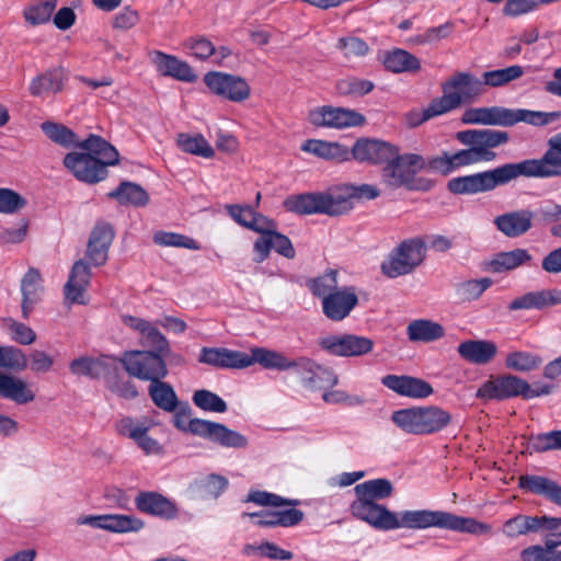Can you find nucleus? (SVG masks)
<instances>
[{
  "label": "nucleus",
  "instance_id": "obj_43",
  "mask_svg": "<svg viewBox=\"0 0 561 561\" xmlns=\"http://www.w3.org/2000/svg\"><path fill=\"white\" fill-rule=\"evenodd\" d=\"M537 515L517 514L505 520L501 531L508 539L536 534Z\"/></svg>",
  "mask_w": 561,
  "mask_h": 561
},
{
  "label": "nucleus",
  "instance_id": "obj_56",
  "mask_svg": "<svg viewBox=\"0 0 561 561\" xmlns=\"http://www.w3.org/2000/svg\"><path fill=\"white\" fill-rule=\"evenodd\" d=\"M153 242L160 247H175L184 248L190 250H199V244L187 236L171 232V231H158L153 234Z\"/></svg>",
  "mask_w": 561,
  "mask_h": 561
},
{
  "label": "nucleus",
  "instance_id": "obj_62",
  "mask_svg": "<svg viewBox=\"0 0 561 561\" xmlns=\"http://www.w3.org/2000/svg\"><path fill=\"white\" fill-rule=\"evenodd\" d=\"M530 448L537 453L561 449V430L541 433L531 437Z\"/></svg>",
  "mask_w": 561,
  "mask_h": 561
},
{
  "label": "nucleus",
  "instance_id": "obj_55",
  "mask_svg": "<svg viewBox=\"0 0 561 561\" xmlns=\"http://www.w3.org/2000/svg\"><path fill=\"white\" fill-rule=\"evenodd\" d=\"M41 127L51 141L66 148L73 145L78 147L79 142L77 140L76 134L65 125L56 124L53 122H44Z\"/></svg>",
  "mask_w": 561,
  "mask_h": 561
},
{
  "label": "nucleus",
  "instance_id": "obj_2",
  "mask_svg": "<svg viewBox=\"0 0 561 561\" xmlns=\"http://www.w3.org/2000/svg\"><path fill=\"white\" fill-rule=\"evenodd\" d=\"M539 159L505 163L495 169L451 179L447 187L454 194L474 195L490 192L520 176L549 179L561 176V133L552 136Z\"/></svg>",
  "mask_w": 561,
  "mask_h": 561
},
{
  "label": "nucleus",
  "instance_id": "obj_27",
  "mask_svg": "<svg viewBox=\"0 0 561 561\" xmlns=\"http://www.w3.org/2000/svg\"><path fill=\"white\" fill-rule=\"evenodd\" d=\"M561 305V289L546 288L525 293L514 298L507 306L510 311L545 309Z\"/></svg>",
  "mask_w": 561,
  "mask_h": 561
},
{
  "label": "nucleus",
  "instance_id": "obj_36",
  "mask_svg": "<svg viewBox=\"0 0 561 561\" xmlns=\"http://www.w3.org/2000/svg\"><path fill=\"white\" fill-rule=\"evenodd\" d=\"M531 260L533 256L528 250L517 248L511 251L496 253L491 259L488 266L493 273H504L528 264Z\"/></svg>",
  "mask_w": 561,
  "mask_h": 561
},
{
  "label": "nucleus",
  "instance_id": "obj_38",
  "mask_svg": "<svg viewBox=\"0 0 561 561\" xmlns=\"http://www.w3.org/2000/svg\"><path fill=\"white\" fill-rule=\"evenodd\" d=\"M301 150L319 158L344 161L350 158V150L341 144L319 139H308Z\"/></svg>",
  "mask_w": 561,
  "mask_h": 561
},
{
  "label": "nucleus",
  "instance_id": "obj_44",
  "mask_svg": "<svg viewBox=\"0 0 561 561\" xmlns=\"http://www.w3.org/2000/svg\"><path fill=\"white\" fill-rule=\"evenodd\" d=\"M383 62L387 69L397 73L417 71L421 68L420 60L403 49H394L388 53Z\"/></svg>",
  "mask_w": 561,
  "mask_h": 561
},
{
  "label": "nucleus",
  "instance_id": "obj_50",
  "mask_svg": "<svg viewBox=\"0 0 561 561\" xmlns=\"http://www.w3.org/2000/svg\"><path fill=\"white\" fill-rule=\"evenodd\" d=\"M443 95L440 98H436L432 100V102L425 107L426 116L434 118L446 113L451 112L453 110L460 106V99L456 94H451L447 85L443 83L442 85Z\"/></svg>",
  "mask_w": 561,
  "mask_h": 561
},
{
  "label": "nucleus",
  "instance_id": "obj_49",
  "mask_svg": "<svg viewBox=\"0 0 561 561\" xmlns=\"http://www.w3.org/2000/svg\"><path fill=\"white\" fill-rule=\"evenodd\" d=\"M178 146L184 152L199 156L203 158H211L215 154L213 147L203 135L180 134L178 137Z\"/></svg>",
  "mask_w": 561,
  "mask_h": 561
},
{
  "label": "nucleus",
  "instance_id": "obj_8",
  "mask_svg": "<svg viewBox=\"0 0 561 561\" xmlns=\"http://www.w3.org/2000/svg\"><path fill=\"white\" fill-rule=\"evenodd\" d=\"M426 165V161L421 154H400L399 149L396 147V153L383 163L381 169V184L390 191L401 187L409 191L425 188L420 185L416 175L424 170Z\"/></svg>",
  "mask_w": 561,
  "mask_h": 561
},
{
  "label": "nucleus",
  "instance_id": "obj_40",
  "mask_svg": "<svg viewBox=\"0 0 561 561\" xmlns=\"http://www.w3.org/2000/svg\"><path fill=\"white\" fill-rule=\"evenodd\" d=\"M408 337L413 342H433L444 336V328L431 320L419 319L409 323Z\"/></svg>",
  "mask_w": 561,
  "mask_h": 561
},
{
  "label": "nucleus",
  "instance_id": "obj_29",
  "mask_svg": "<svg viewBox=\"0 0 561 561\" xmlns=\"http://www.w3.org/2000/svg\"><path fill=\"white\" fill-rule=\"evenodd\" d=\"M272 249L287 259H293L296 254L289 238L274 230L255 240L253 247L254 261L256 263L265 261Z\"/></svg>",
  "mask_w": 561,
  "mask_h": 561
},
{
  "label": "nucleus",
  "instance_id": "obj_9",
  "mask_svg": "<svg viewBox=\"0 0 561 561\" xmlns=\"http://www.w3.org/2000/svg\"><path fill=\"white\" fill-rule=\"evenodd\" d=\"M425 256L426 244L422 238L405 239L381 263V272L390 278L408 275L423 263Z\"/></svg>",
  "mask_w": 561,
  "mask_h": 561
},
{
  "label": "nucleus",
  "instance_id": "obj_37",
  "mask_svg": "<svg viewBox=\"0 0 561 561\" xmlns=\"http://www.w3.org/2000/svg\"><path fill=\"white\" fill-rule=\"evenodd\" d=\"M42 289V277L37 270L30 268L21 282L22 316L27 319L34 306L39 301V291Z\"/></svg>",
  "mask_w": 561,
  "mask_h": 561
},
{
  "label": "nucleus",
  "instance_id": "obj_20",
  "mask_svg": "<svg viewBox=\"0 0 561 561\" xmlns=\"http://www.w3.org/2000/svg\"><path fill=\"white\" fill-rule=\"evenodd\" d=\"M381 383L401 397L411 399H426L434 393L430 382L424 379L408 375H386Z\"/></svg>",
  "mask_w": 561,
  "mask_h": 561
},
{
  "label": "nucleus",
  "instance_id": "obj_12",
  "mask_svg": "<svg viewBox=\"0 0 561 561\" xmlns=\"http://www.w3.org/2000/svg\"><path fill=\"white\" fill-rule=\"evenodd\" d=\"M308 122L316 127L343 129L363 125L365 117L354 110L322 105L309 111Z\"/></svg>",
  "mask_w": 561,
  "mask_h": 561
},
{
  "label": "nucleus",
  "instance_id": "obj_63",
  "mask_svg": "<svg viewBox=\"0 0 561 561\" xmlns=\"http://www.w3.org/2000/svg\"><path fill=\"white\" fill-rule=\"evenodd\" d=\"M25 198L10 188H0V213L12 215L24 208Z\"/></svg>",
  "mask_w": 561,
  "mask_h": 561
},
{
  "label": "nucleus",
  "instance_id": "obj_39",
  "mask_svg": "<svg viewBox=\"0 0 561 561\" xmlns=\"http://www.w3.org/2000/svg\"><path fill=\"white\" fill-rule=\"evenodd\" d=\"M148 394L153 404L165 412H174L179 407V399L175 390L169 383L160 379L149 383Z\"/></svg>",
  "mask_w": 561,
  "mask_h": 561
},
{
  "label": "nucleus",
  "instance_id": "obj_61",
  "mask_svg": "<svg viewBox=\"0 0 561 561\" xmlns=\"http://www.w3.org/2000/svg\"><path fill=\"white\" fill-rule=\"evenodd\" d=\"M27 366L24 353L13 346H0V367L23 370Z\"/></svg>",
  "mask_w": 561,
  "mask_h": 561
},
{
  "label": "nucleus",
  "instance_id": "obj_4",
  "mask_svg": "<svg viewBox=\"0 0 561 561\" xmlns=\"http://www.w3.org/2000/svg\"><path fill=\"white\" fill-rule=\"evenodd\" d=\"M456 138L468 148L454 153L445 151L432 158L427 163L431 170L447 175L462 167L493 161L496 153L491 149L506 144L510 139L506 131L497 129L462 130L457 133Z\"/></svg>",
  "mask_w": 561,
  "mask_h": 561
},
{
  "label": "nucleus",
  "instance_id": "obj_59",
  "mask_svg": "<svg viewBox=\"0 0 561 561\" xmlns=\"http://www.w3.org/2000/svg\"><path fill=\"white\" fill-rule=\"evenodd\" d=\"M455 30L453 22H446L442 25L427 28L424 33L417 34L412 38V42L419 45L436 44L443 39L448 38Z\"/></svg>",
  "mask_w": 561,
  "mask_h": 561
},
{
  "label": "nucleus",
  "instance_id": "obj_5",
  "mask_svg": "<svg viewBox=\"0 0 561 561\" xmlns=\"http://www.w3.org/2000/svg\"><path fill=\"white\" fill-rule=\"evenodd\" d=\"M264 369L287 371L294 370L300 385L310 391L327 390L334 387L337 375L329 367L307 356L289 358L284 353L266 348Z\"/></svg>",
  "mask_w": 561,
  "mask_h": 561
},
{
  "label": "nucleus",
  "instance_id": "obj_28",
  "mask_svg": "<svg viewBox=\"0 0 561 561\" xmlns=\"http://www.w3.org/2000/svg\"><path fill=\"white\" fill-rule=\"evenodd\" d=\"M91 277L92 273L88 263L83 260L76 261L64 288L66 300L71 304H87L85 293Z\"/></svg>",
  "mask_w": 561,
  "mask_h": 561
},
{
  "label": "nucleus",
  "instance_id": "obj_42",
  "mask_svg": "<svg viewBox=\"0 0 561 561\" xmlns=\"http://www.w3.org/2000/svg\"><path fill=\"white\" fill-rule=\"evenodd\" d=\"M108 197L115 198L122 205L145 206L149 202L147 192L138 184L123 182L118 187L108 193Z\"/></svg>",
  "mask_w": 561,
  "mask_h": 561
},
{
  "label": "nucleus",
  "instance_id": "obj_21",
  "mask_svg": "<svg viewBox=\"0 0 561 561\" xmlns=\"http://www.w3.org/2000/svg\"><path fill=\"white\" fill-rule=\"evenodd\" d=\"M355 287L344 286L325 297L321 304L323 314L332 321H342L357 306Z\"/></svg>",
  "mask_w": 561,
  "mask_h": 561
},
{
  "label": "nucleus",
  "instance_id": "obj_18",
  "mask_svg": "<svg viewBox=\"0 0 561 561\" xmlns=\"http://www.w3.org/2000/svg\"><path fill=\"white\" fill-rule=\"evenodd\" d=\"M196 436L208 439L224 448L244 449L249 445L248 438L225 424L206 420L205 423H196Z\"/></svg>",
  "mask_w": 561,
  "mask_h": 561
},
{
  "label": "nucleus",
  "instance_id": "obj_53",
  "mask_svg": "<svg viewBox=\"0 0 561 561\" xmlns=\"http://www.w3.org/2000/svg\"><path fill=\"white\" fill-rule=\"evenodd\" d=\"M228 480L224 476L210 473L204 478L195 480L194 486L201 493L202 497L217 499L228 488Z\"/></svg>",
  "mask_w": 561,
  "mask_h": 561
},
{
  "label": "nucleus",
  "instance_id": "obj_54",
  "mask_svg": "<svg viewBox=\"0 0 561 561\" xmlns=\"http://www.w3.org/2000/svg\"><path fill=\"white\" fill-rule=\"evenodd\" d=\"M193 403L201 410L214 413H225L228 409L226 401L210 390H196L192 397Z\"/></svg>",
  "mask_w": 561,
  "mask_h": 561
},
{
  "label": "nucleus",
  "instance_id": "obj_1",
  "mask_svg": "<svg viewBox=\"0 0 561 561\" xmlns=\"http://www.w3.org/2000/svg\"><path fill=\"white\" fill-rule=\"evenodd\" d=\"M354 492L356 499L350 505L352 515L378 530L390 531L400 528L419 530L437 527L471 535H489L492 531L490 524L445 511L403 510L393 512L388 510L387 506L377 503L390 497L393 493V485L388 479H373L356 484Z\"/></svg>",
  "mask_w": 561,
  "mask_h": 561
},
{
  "label": "nucleus",
  "instance_id": "obj_31",
  "mask_svg": "<svg viewBox=\"0 0 561 561\" xmlns=\"http://www.w3.org/2000/svg\"><path fill=\"white\" fill-rule=\"evenodd\" d=\"M67 76L62 68L48 69L33 78L28 85L30 94L36 98H46L60 92Z\"/></svg>",
  "mask_w": 561,
  "mask_h": 561
},
{
  "label": "nucleus",
  "instance_id": "obj_13",
  "mask_svg": "<svg viewBox=\"0 0 561 561\" xmlns=\"http://www.w3.org/2000/svg\"><path fill=\"white\" fill-rule=\"evenodd\" d=\"M65 168L79 181L93 184L107 176L104 163L87 152H69L64 158Z\"/></svg>",
  "mask_w": 561,
  "mask_h": 561
},
{
  "label": "nucleus",
  "instance_id": "obj_33",
  "mask_svg": "<svg viewBox=\"0 0 561 561\" xmlns=\"http://www.w3.org/2000/svg\"><path fill=\"white\" fill-rule=\"evenodd\" d=\"M520 489L545 496L550 502L561 506V485L541 476H520L518 480Z\"/></svg>",
  "mask_w": 561,
  "mask_h": 561
},
{
  "label": "nucleus",
  "instance_id": "obj_64",
  "mask_svg": "<svg viewBox=\"0 0 561 561\" xmlns=\"http://www.w3.org/2000/svg\"><path fill=\"white\" fill-rule=\"evenodd\" d=\"M374 89V83L369 80L351 78L337 83V90L344 95L360 96L369 93Z\"/></svg>",
  "mask_w": 561,
  "mask_h": 561
},
{
  "label": "nucleus",
  "instance_id": "obj_46",
  "mask_svg": "<svg viewBox=\"0 0 561 561\" xmlns=\"http://www.w3.org/2000/svg\"><path fill=\"white\" fill-rule=\"evenodd\" d=\"M56 5L57 0H36L24 9L23 16L33 26L44 24L50 20Z\"/></svg>",
  "mask_w": 561,
  "mask_h": 561
},
{
  "label": "nucleus",
  "instance_id": "obj_30",
  "mask_svg": "<svg viewBox=\"0 0 561 561\" xmlns=\"http://www.w3.org/2000/svg\"><path fill=\"white\" fill-rule=\"evenodd\" d=\"M451 94L460 99V104L471 102L484 93V83L470 72H457L444 82Z\"/></svg>",
  "mask_w": 561,
  "mask_h": 561
},
{
  "label": "nucleus",
  "instance_id": "obj_26",
  "mask_svg": "<svg viewBox=\"0 0 561 561\" xmlns=\"http://www.w3.org/2000/svg\"><path fill=\"white\" fill-rule=\"evenodd\" d=\"M150 60L161 76L171 77L184 82H193L197 78L186 61L173 55L153 50L150 53Z\"/></svg>",
  "mask_w": 561,
  "mask_h": 561
},
{
  "label": "nucleus",
  "instance_id": "obj_48",
  "mask_svg": "<svg viewBox=\"0 0 561 561\" xmlns=\"http://www.w3.org/2000/svg\"><path fill=\"white\" fill-rule=\"evenodd\" d=\"M524 75V68L519 65L508 66L503 69L485 71L482 75L484 85L499 88L519 79Z\"/></svg>",
  "mask_w": 561,
  "mask_h": 561
},
{
  "label": "nucleus",
  "instance_id": "obj_34",
  "mask_svg": "<svg viewBox=\"0 0 561 561\" xmlns=\"http://www.w3.org/2000/svg\"><path fill=\"white\" fill-rule=\"evenodd\" d=\"M0 398L26 404L35 399V393L23 379L0 373Z\"/></svg>",
  "mask_w": 561,
  "mask_h": 561
},
{
  "label": "nucleus",
  "instance_id": "obj_24",
  "mask_svg": "<svg viewBox=\"0 0 561 561\" xmlns=\"http://www.w3.org/2000/svg\"><path fill=\"white\" fill-rule=\"evenodd\" d=\"M535 213L530 209H517L494 218L496 229L505 237L514 239L526 234L534 226Z\"/></svg>",
  "mask_w": 561,
  "mask_h": 561
},
{
  "label": "nucleus",
  "instance_id": "obj_47",
  "mask_svg": "<svg viewBox=\"0 0 561 561\" xmlns=\"http://www.w3.org/2000/svg\"><path fill=\"white\" fill-rule=\"evenodd\" d=\"M536 534L543 535V542H553L554 548L558 549L561 546V517L537 515Z\"/></svg>",
  "mask_w": 561,
  "mask_h": 561
},
{
  "label": "nucleus",
  "instance_id": "obj_32",
  "mask_svg": "<svg viewBox=\"0 0 561 561\" xmlns=\"http://www.w3.org/2000/svg\"><path fill=\"white\" fill-rule=\"evenodd\" d=\"M457 352L461 358L469 363L484 365L495 357L497 346L492 341L467 340L458 345Z\"/></svg>",
  "mask_w": 561,
  "mask_h": 561
},
{
  "label": "nucleus",
  "instance_id": "obj_17",
  "mask_svg": "<svg viewBox=\"0 0 561 561\" xmlns=\"http://www.w3.org/2000/svg\"><path fill=\"white\" fill-rule=\"evenodd\" d=\"M77 524L89 525L111 533H137L145 526L144 520L134 515L104 514L87 515L78 518Z\"/></svg>",
  "mask_w": 561,
  "mask_h": 561
},
{
  "label": "nucleus",
  "instance_id": "obj_58",
  "mask_svg": "<svg viewBox=\"0 0 561 561\" xmlns=\"http://www.w3.org/2000/svg\"><path fill=\"white\" fill-rule=\"evenodd\" d=\"M102 363L99 359L81 356L70 362L69 370L76 376L98 378L102 371Z\"/></svg>",
  "mask_w": 561,
  "mask_h": 561
},
{
  "label": "nucleus",
  "instance_id": "obj_15",
  "mask_svg": "<svg viewBox=\"0 0 561 561\" xmlns=\"http://www.w3.org/2000/svg\"><path fill=\"white\" fill-rule=\"evenodd\" d=\"M204 82L213 93L232 102H242L250 96L249 84L238 76L213 71L205 75Z\"/></svg>",
  "mask_w": 561,
  "mask_h": 561
},
{
  "label": "nucleus",
  "instance_id": "obj_14",
  "mask_svg": "<svg viewBox=\"0 0 561 561\" xmlns=\"http://www.w3.org/2000/svg\"><path fill=\"white\" fill-rule=\"evenodd\" d=\"M151 426V422L146 419L134 420L130 416H125L115 423L117 434L133 439L146 455H162L163 447L148 435Z\"/></svg>",
  "mask_w": 561,
  "mask_h": 561
},
{
  "label": "nucleus",
  "instance_id": "obj_25",
  "mask_svg": "<svg viewBox=\"0 0 561 561\" xmlns=\"http://www.w3.org/2000/svg\"><path fill=\"white\" fill-rule=\"evenodd\" d=\"M359 162L383 164L396 153V146L378 139H358L350 154Z\"/></svg>",
  "mask_w": 561,
  "mask_h": 561
},
{
  "label": "nucleus",
  "instance_id": "obj_52",
  "mask_svg": "<svg viewBox=\"0 0 561 561\" xmlns=\"http://www.w3.org/2000/svg\"><path fill=\"white\" fill-rule=\"evenodd\" d=\"M519 558L520 561H561V550L553 542L530 545L520 551Z\"/></svg>",
  "mask_w": 561,
  "mask_h": 561
},
{
  "label": "nucleus",
  "instance_id": "obj_51",
  "mask_svg": "<svg viewBox=\"0 0 561 561\" xmlns=\"http://www.w3.org/2000/svg\"><path fill=\"white\" fill-rule=\"evenodd\" d=\"M307 287L311 291V294L321 299V302L325 297L331 294H334L337 287V272L334 270H330L323 275H320L316 278L309 279L307 282Z\"/></svg>",
  "mask_w": 561,
  "mask_h": 561
},
{
  "label": "nucleus",
  "instance_id": "obj_35",
  "mask_svg": "<svg viewBox=\"0 0 561 561\" xmlns=\"http://www.w3.org/2000/svg\"><path fill=\"white\" fill-rule=\"evenodd\" d=\"M78 148L87 151L88 154L94 156L99 161L104 163V168L118 163V151L110 142L96 135H90L83 141L78 144Z\"/></svg>",
  "mask_w": 561,
  "mask_h": 561
},
{
  "label": "nucleus",
  "instance_id": "obj_6",
  "mask_svg": "<svg viewBox=\"0 0 561 561\" xmlns=\"http://www.w3.org/2000/svg\"><path fill=\"white\" fill-rule=\"evenodd\" d=\"M561 117L560 112H541L530 110H511L501 106L476 107L466 110L462 114L463 124H481L496 126H513L525 122L534 126H547Z\"/></svg>",
  "mask_w": 561,
  "mask_h": 561
},
{
  "label": "nucleus",
  "instance_id": "obj_10",
  "mask_svg": "<svg viewBox=\"0 0 561 561\" xmlns=\"http://www.w3.org/2000/svg\"><path fill=\"white\" fill-rule=\"evenodd\" d=\"M266 347L254 346L250 353L230 350L226 347H203L199 354V363L222 369H244L254 364L264 366Z\"/></svg>",
  "mask_w": 561,
  "mask_h": 561
},
{
  "label": "nucleus",
  "instance_id": "obj_3",
  "mask_svg": "<svg viewBox=\"0 0 561 561\" xmlns=\"http://www.w3.org/2000/svg\"><path fill=\"white\" fill-rule=\"evenodd\" d=\"M380 195L371 184H340L324 192L290 195L284 201L286 210L299 215L321 214L337 217L354 208V199H375Z\"/></svg>",
  "mask_w": 561,
  "mask_h": 561
},
{
  "label": "nucleus",
  "instance_id": "obj_45",
  "mask_svg": "<svg viewBox=\"0 0 561 561\" xmlns=\"http://www.w3.org/2000/svg\"><path fill=\"white\" fill-rule=\"evenodd\" d=\"M542 364V358L531 352L513 351L506 355L505 366L515 371L528 373L537 369Z\"/></svg>",
  "mask_w": 561,
  "mask_h": 561
},
{
  "label": "nucleus",
  "instance_id": "obj_22",
  "mask_svg": "<svg viewBox=\"0 0 561 561\" xmlns=\"http://www.w3.org/2000/svg\"><path fill=\"white\" fill-rule=\"evenodd\" d=\"M135 506L144 514L165 520H171L179 516V508L176 504L172 500L154 491L139 492L135 497Z\"/></svg>",
  "mask_w": 561,
  "mask_h": 561
},
{
  "label": "nucleus",
  "instance_id": "obj_19",
  "mask_svg": "<svg viewBox=\"0 0 561 561\" xmlns=\"http://www.w3.org/2000/svg\"><path fill=\"white\" fill-rule=\"evenodd\" d=\"M527 388V381L514 376L505 375L485 381L477 391V397L486 400H504L522 396Z\"/></svg>",
  "mask_w": 561,
  "mask_h": 561
},
{
  "label": "nucleus",
  "instance_id": "obj_57",
  "mask_svg": "<svg viewBox=\"0 0 561 561\" xmlns=\"http://www.w3.org/2000/svg\"><path fill=\"white\" fill-rule=\"evenodd\" d=\"M336 48L343 53L346 59H355L364 57L369 51V46L365 41L355 36H346L339 38Z\"/></svg>",
  "mask_w": 561,
  "mask_h": 561
},
{
  "label": "nucleus",
  "instance_id": "obj_41",
  "mask_svg": "<svg viewBox=\"0 0 561 561\" xmlns=\"http://www.w3.org/2000/svg\"><path fill=\"white\" fill-rule=\"evenodd\" d=\"M492 285L490 277L463 279L455 284V294L459 301L472 302L480 299Z\"/></svg>",
  "mask_w": 561,
  "mask_h": 561
},
{
  "label": "nucleus",
  "instance_id": "obj_60",
  "mask_svg": "<svg viewBox=\"0 0 561 561\" xmlns=\"http://www.w3.org/2000/svg\"><path fill=\"white\" fill-rule=\"evenodd\" d=\"M245 502H252L261 506H294L298 502L296 500L284 499L277 494L265 491H252L248 494Z\"/></svg>",
  "mask_w": 561,
  "mask_h": 561
},
{
  "label": "nucleus",
  "instance_id": "obj_16",
  "mask_svg": "<svg viewBox=\"0 0 561 561\" xmlns=\"http://www.w3.org/2000/svg\"><path fill=\"white\" fill-rule=\"evenodd\" d=\"M319 346L334 356H360L371 352L373 340L355 334L329 335L319 340Z\"/></svg>",
  "mask_w": 561,
  "mask_h": 561
},
{
  "label": "nucleus",
  "instance_id": "obj_23",
  "mask_svg": "<svg viewBox=\"0 0 561 561\" xmlns=\"http://www.w3.org/2000/svg\"><path fill=\"white\" fill-rule=\"evenodd\" d=\"M114 236V229L110 224L102 221L94 226L87 245V256L92 265L102 266L106 263Z\"/></svg>",
  "mask_w": 561,
  "mask_h": 561
},
{
  "label": "nucleus",
  "instance_id": "obj_7",
  "mask_svg": "<svg viewBox=\"0 0 561 561\" xmlns=\"http://www.w3.org/2000/svg\"><path fill=\"white\" fill-rule=\"evenodd\" d=\"M451 414L434 404L400 409L391 414V421L404 433L432 435L451 423Z\"/></svg>",
  "mask_w": 561,
  "mask_h": 561
},
{
  "label": "nucleus",
  "instance_id": "obj_11",
  "mask_svg": "<svg viewBox=\"0 0 561 561\" xmlns=\"http://www.w3.org/2000/svg\"><path fill=\"white\" fill-rule=\"evenodd\" d=\"M121 363L129 376L149 383L160 381L169 374L164 356L156 352L126 351Z\"/></svg>",
  "mask_w": 561,
  "mask_h": 561
}]
</instances>
